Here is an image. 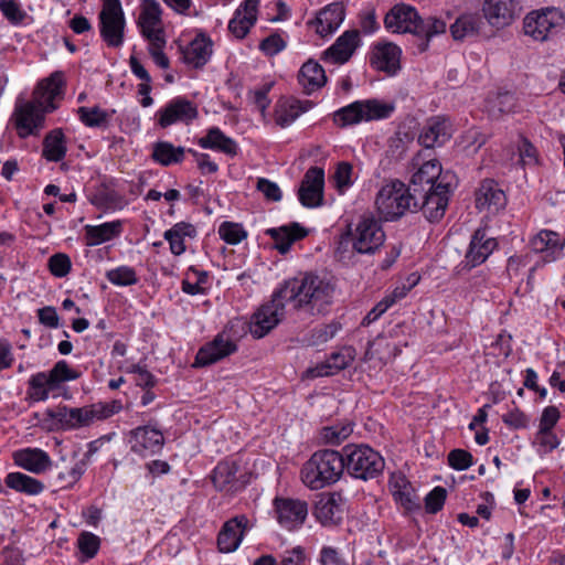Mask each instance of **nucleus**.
Listing matches in <instances>:
<instances>
[{"label":"nucleus","mask_w":565,"mask_h":565,"mask_svg":"<svg viewBox=\"0 0 565 565\" xmlns=\"http://www.w3.org/2000/svg\"><path fill=\"white\" fill-rule=\"evenodd\" d=\"M353 433V424H339L323 427L320 431L321 439L327 445H340Z\"/></svg>","instance_id":"obj_51"},{"label":"nucleus","mask_w":565,"mask_h":565,"mask_svg":"<svg viewBox=\"0 0 565 565\" xmlns=\"http://www.w3.org/2000/svg\"><path fill=\"white\" fill-rule=\"evenodd\" d=\"M100 36L108 46L118 47L124 41L125 19L99 20Z\"/></svg>","instance_id":"obj_47"},{"label":"nucleus","mask_w":565,"mask_h":565,"mask_svg":"<svg viewBox=\"0 0 565 565\" xmlns=\"http://www.w3.org/2000/svg\"><path fill=\"white\" fill-rule=\"evenodd\" d=\"M475 204L479 211L495 214L505 207L507 196L495 180L484 179L475 192Z\"/></svg>","instance_id":"obj_19"},{"label":"nucleus","mask_w":565,"mask_h":565,"mask_svg":"<svg viewBox=\"0 0 565 565\" xmlns=\"http://www.w3.org/2000/svg\"><path fill=\"white\" fill-rule=\"evenodd\" d=\"M498 247V241L487 235L486 227H478L471 238L465 255V267L475 268L484 263Z\"/></svg>","instance_id":"obj_17"},{"label":"nucleus","mask_w":565,"mask_h":565,"mask_svg":"<svg viewBox=\"0 0 565 565\" xmlns=\"http://www.w3.org/2000/svg\"><path fill=\"white\" fill-rule=\"evenodd\" d=\"M4 482L8 488L26 495L40 494L45 486L42 481L24 475L22 472H10L7 475Z\"/></svg>","instance_id":"obj_44"},{"label":"nucleus","mask_w":565,"mask_h":565,"mask_svg":"<svg viewBox=\"0 0 565 565\" xmlns=\"http://www.w3.org/2000/svg\"><path fill=\"white\" fill-rule=\"evenodd\" d=\"M401 55L402 51L396 44L392 42L379 43L372 50L370 65L374 70L392 76L401 70Z\"/></svg>","instance_id":"obj_20"},{"label":"nucleus","mask_w":565,"mask_h":565,"mask_svg":"<svg viewBox=\"0 0 565 565\" xmlns=\"http://www.w3.org/2000/svg\"><path fill=\"white\" fill-rule=\"evenodd\" d=\"M0 11L12 24H20L26 17L17 0H0Z\"/></svg>","instance_id":"obj_55"},{"label":"nucleus","mask_w":565,"mask_h":565,"mask_svg":"<svg viewBox=\"0 0 565 565\" xmlns=\"http://www.w3.org/2000/svg\"><path fill=\"white\" fill-rule=\"evenodd\" d=\"M79 376L81 372L70 367L65 360L57 361L49 372H39L30 377L28 396L35 402L46 401L50 391L57 390L62 383Z\"/></svg>","instance_id":"obj_8"},{"label":"nucleus","mask_w":565,"mask_h":565,"mask_svg":"<svg viewBox=\"0 0 565 565\" xmlns=\"http://www.w3.org/2000/svg\"><path fill=\"white\" fill-rule=\"evenodd\" d=\"M247 525L248 519L244 514L236 515L226 521L217 535L218 550L222 553L236 551L243 540Z\"/></svg>","instance_id":"obj_24"},{"label":"nucleus","mask_w":565,"mask_h":565,"mask_svg":"<svg viewBox=\"0 0 565 565\" xmlns=\"http://www.w3.org/2000/svg\"><path fill=\"white\" fill-rule=\"evenodd\" d=\"M49 269L57 278L67 276L72 269V262L68 255L56 253L49 258Z\"/></svg>","instance_id":"obj_54"},{"label":"nucleus","mask_w":565,"mask_h":565,"mask_svg":"<svg viewBox=\"0 0 565 565\" xmlns=\"http://www.w3.org/2000/svg\"><path fill=\"white\" fill-rule=\"evenodd\" d=\"M340 329L341 324L334 321L320 328H316L312 331V338L315 343H323L329 341L338 333Z\"/></svg>","instance_id":"obj_64"},{"label":"nucleus","mask_w":565,"mask_h":565,"mask_svg":"<svg viewBox=\"0 0 565 565\" xmlns=\"http://www.w3.org/2000/svg\"><path fill=\"white\" fill-rule=\"evenodd\" d=\"M256 189L269 201L278 202L281 200L282 194L278 184L268 179L259 178L256 183Z\"/></svg>","instance_id":"obj_62"},{"label":"nucleus","mask_w":565,"mask_h":565,"mask_svg":"<svg viewBox=\"0 0 565 565\" xmlns=\"http://www.w3.org/2000/svg\"><path fill=\"white\" fill-rule=\"evenodd\" d=\"M345 469L343 449H322L313 452L301 468L302 482L312 490L335 483Z\"/></svg>","instance_id":"obj_3"},{"label":"nucleus","mask_w":565,"mask_h":565,"mask_svg":"<svg viewBox=\"0 0 565 565\" xmlns=\"http://www.w3.org/2000/svg\"><path fill=\"white\" fill-rule=\"evenodd\" d=\"M515 0H484L482 12L490 25L502 29L511 24L515 18Z\"/></svg>","instance_id":"obj_27"},{"label":"nucleus","mask_w":565,"mask_h":565,"mask_svg":"<svg viewBox=\"0 0 565 565\" xmlns=\"http://www.w3.org/2000/svg\"><path fill=\"white\" fill-rule=\"evenodd\" d=\"M42 157L50 162H60L65 158L66 137L61 128L49 131L42 142Z\"/></svg>","instance_id":"obj_38"},{"label":"nucleus","mask_w":565,"mask_h":565,"mask_svg":"<svg viewBox=\"0 0 565 565\" xmlns=\"http://www.w3.org/2000/svg\"><path fill=\"white\" fill-rule=\"evenodd\" d=\"M108 280L118 286H128L137 282L136 273L128 267H119L107 273Z\"/></svg>","instance_id":"obj_59"},{"label":"nucleus","mask_w":565,"mask_h":565,"mask_svg":"<svg viewBox=\"0 0 565 565\" xmlns=\"http://www.w3.org/2000/svg\"><path fill=\"white\" fill-rule=\"evenodd\" d=\"M195 236V226L188 222H179L164 233V238L169 242L170 249L174 255L185 252L184 237L193 238Z\"/></svg>","instance_id":"obj_42"},{"label":"nucleus","mask_w":565,"mask_h":565,"mask_svg":"<svg viewBox=\"0 0 565 565\" xmlns=\"http://www.w3.org/2000/svg\"><path fill=\"white\" fill-rule=\"evenodd\" d=\"M212 45L211 39L204 33H200L188 47H181L183 62L195 68L203 67L212 55Z\"/></svg>","instance_id":"obj_31"},{"label":"nucleus","mask_w":565,"mask_h":565,"mask_svg":"<svg viewBox=\"0 0 565 565\" xmlns=\"http://www.w3.org/2000/svg\"><path fill=\"white\" fill-rule=\"evenodd\" d=\"M274 507L279 524L287 530L301 526L308 515L307 502L299 499L276 498Z\"/></svg>","instance_id":"obj_15"},{"label":"nucleus","mask_w":565,"mask_h":565,"mask_svg":"<svg viewBox=\"0 0 565 565\" xmlns=\"http://www.w3.org/2000/svg\"><path fill=\"white\" fill-rule=\"evenodd\" d=\"M448 465L455 470H466L473 463L472 455L465 449H452L447 456Z\"/></svg>","instance_id":"obj_56"},{"label":"nucleus","mask_w":565,"mask_h":565,"mask_svg":"<svg viewBox=\"0 0 565 565\" xmlns=\"http://www.w3.org/2000/svg\"><path fill=\"white\" fill-rule=\"evenodd\" d=\"M120 401L95 403L84 407H68L70 430L89 426L95 419L109 418L121 409Z\"/></svg>","instance_id":"obj_11"},{"label":"nucleus","mask_w":565,"mask_h":565,"mask_svg":"<svg viewBox=\"0 0 565 565\" xmlns=\"http://www.w3.org/2000/svg\"><path fill=\"white\" fill-rule=\"evenodd\" d=\"M164 445V436L157 423L149 420L143 424V449H149L151 454H158Z\"/></svg>","instance_id":"obj_52"},{"label":"nucleus","mask_w":565,"mask_h":565,"mask_svg":"<svg viewBox=\"0 0 565 565\" xmlns=\"http://www.w3.org/2000/svg\"><path fill=\"white\" fill-rule=\"evenodd\" d=\"M355 356L356 350L351 345H344L340 350L332 352L324 362L307 369L306 376L308 379H316L334 375L350 366Z\"/></svg>","instance_id":"obj_16"},{"label":"nucleus","mask_w":565,"mask_h":565,"mask_svg":"<svg viewBox=\"0 0 565 565\" xmlns=\"http://www.w3.org/2000/svg\"><path fill=\"white\" fill-rule=\"evenodd\" d=\"M122 225L120 221L106 222L100 225H86L85 231V245L96 246L108 242L121 233Z\"/></svg>","instance_id":"obj_39"},{"label":"nucleus","mask_w":565,"mask_h":565,"mask_svg":"<svg viewBox=\"0 0 565 565\" xmlns=\"http://www.w3.org/2000/svg\"><path fill=\"white\" fill-rule=\"evenodd\" d=\"M530 245L533 252L544 254V262L555 260L563 249L558 234L547 230H543L534 236Z\"/></svg>","instance_id":"obj_34"},{"label":"nucleus","mask_w":565,"mask_h":565,"mask_svg":"<svg viewBox=\"0 0 565 565\" xmlns=\"http://www.w3.org/2000/svg\"><path fill=\"white\" fill-rule=\"evenodd\" d=\"M259 0H244L228 22V31L236 39H244L257 21Z\"/></svg>","instance_id":"obj_26"},{"label":"nucleus","mask_w":565,"mask_h":565,"mask_svg":"<svg viewBox=\"0 0 565 565\" xmlns=\"http://www.w3.org/2000/svg\"><path fill=\"white\" fill-rule=\"evenodd\" d=\"M345 10L341 2H333L319 11L317 17L308 22V25H315L317 33L324 38L332 34L343 22Z\"/></svg>","instance_id":"obj_28"},{"label":"nucleus","mask_w":565,"mask_h":565,"mask_svg":"<svg viewBox=\"0 0 565 565\" xmlns=\"http://www.w3.org/2000/svg\"><path fill=\"white\" fill-rule=\"evenodd\" d=\"M312 106L311 100H300L292 96L281 97L276 104L275 121L282 128L287 127Z\"/></svg>","instance_id":"obj_30"},{"label":"nucleus","mask_w":565,"mask_h":565,"mask_svg":"<svg viewBox=\"0 0 565 565\" xmlns=\"http://www.w3.org/2000/svg\"><path fill=\"white\" fill-rule=\"evenodd\" d=\"M385 232L381 221L372 213H364L360 216L355 227L352 224L341 235L339 249L352 243V248L359 254H374L385 242Z\"/></svg>","instance_id":"obj_5"},{"label":"nucleus","mask_w":565,"mask_h":565,"mask_svg":"<svg viewBox=\"0 0 565 565\" xmlns=\"http://www.w3.org/2000/svg\"><path fill=\"white\" fill-rule=\"evenodd\" d=\"M412 192L411 186L399 180L385 184L375 199L379 213L386 221H396L406 212H417V195Z\"/></svg>","instance_id":"obj_6"},{"label":"nucleus","mask_w":565,"mask_h":565,"mask_svg":"<svg viewBox=\"0 0 565 565\" xmlns=\"http://www.w3.org/2000/svg\"><path fill=\"white\" fill-rule=\"evenodd\" d=\"M334 285L315 274H305L286 280L271 297L253 316L249 331L256 339L267 335L281 320L285 302H292L294 308L310 315L328 311L333 301Z\"/></svg>","instance_id":"obj_1"},{"label":"nucleus","mask_w":565,"mask_h":565,"mask_svg":"<svg viewBox=\"0 0 565 565\" xmlns=\"http://www.w3.org/2000/svg\"><path fill=\"white\" fill-rule=\"evenodd\" d=\"M362 104L364 121L390 118L395 110L393 103H384L376 98L362 100Z\"/></svg>","instance_id":"obj_49"},{"label":"nucleus","mask_w":565,"mask_h":565,"mask_svg":"<svg viewBox=\"0 0 565 565\" xmlns=\"http://www.w3.org/2000/svg\"><path fill=\"white\" fill-rule=\"evenodd\" d=\"M236 351V342L225 337L224 332L218 333L211 342L200 348L195 356L194 366L211 365Z\"/></svg>","instance_id":"obj_18"},{"label":"nucleus","mask_w":565,"mask_h":565,"mask_svg":"<svg viewBox=\"0 0 565 565\" xmlns=\"http://www.w3.org/2000/svg\"><path fill=\"white\" fill-rule=\"evenodd\" d=\"M559 417L561 413L556 406H547L543 409L539 430H541V433H548V430H553Z\"/></svg>","instance_id":"obj_63"},{"label":"nucleus","mask_w":565,"mask_h":565,"mask_svg":"<svg viewBox=\"0 0 565 565\" xmlns=\"http://www.w3.org/2000/svg\"><path fill=\"white\" fill-rule=\"evenodd\" d=\"M418 29L414 45L417 49V53L422 54L429 47L431 38L446 32L447 24L444 20L429 17L424 20L419 17Z\"/></svg>","instance_id":"obj_36"},{"label":"nucleus","mask_w":565,"mask_h":565,"mask_svg":"<svg viewBox=\"0 0 565 565\" xmlns=\"http://www.w3.org/2000/svg\"><path fill=\"white\" fill-rule=\"evenodd\" d=\"M362 100H356L348 106L338 109L333 114V121L337 126L343 128L356 125L364 120Z\"/></svg>","instance_id":"obj_48"},{"label":"nucleus","mask_w":565,"mask_h":565,"mask_svg":"<svg viewBox=\"0 0 565 565\" xmlns=\"http://www.w3.org/2000/svg\"><path fill=\"white\" fill-rule=\"evenodd\" d=\"M79 551L87 557L93 558L99 550V537L90 532H83L77 540Z\"/></svg>","instance_id":"obj_57"},{"label":"nucleus","mask_w":565,"mask_h":565,"mask_svg":"<svg viewBox=\"0 0 565 565\" xmlns=\"http://www.w3.org/2000/svg\"><path fill=\"white\" fill-rule=\"evenodd\" d=\"M64 86V74L56 71L38 85L35 89V95L40 99L38 104L26 102L15 105L11 120L21 139L39 135L44 127L45 114L56 108L54 99L63 94Z\"/></svg>","instance_id":"obj_2"},{"label":"nucleus","mask_w":565,"mask_h":565,"mask_svg":"<svg viewBox=\"0 0 565 565\" xmlns=\"http://www.w3.org/2000/svg\"><path fill=\"white\" fill-rule=\"evenodd\" d=\"M81 121L90 128H106L109 122V114L98 106L85 107L77 109Z\"/></svg>","instance_id":"obj_50"},{"label":"nucleus","mask_w":565,"mask_h":565,"mask_svg":"<svg viewBox=\"0 0 565 565\" xmlns=\"http://www.w3.org/2000/svg\"><path fill=\"white\" fill-rule=\"evenodd\" d=\"M239 465L236 461H220L213 470L212 482L218 491L237 492L249 482L247 475H239Z\"/></svg>","instance_id":"obj_14"},{"label":"nucleus","mask_w":565,"mask_h":565,"mask_svg":"<svg viewBox=\"0 0 565 565\" xmlns=\"http://www.w3.org/2000/svg\"><path fill=\"white\" fill-rule=\"evenodd\" d=\"M89 202L104 210H114L121 205V196L114 190L113 186L106 183L96 185L87 194Z\"/></svg>","instance_id":"obj_43"},{"label":"nucleus","mask_w":565,"mask_h":565,"mask_svg":"<svg viewBox=\"0 0 565 565\" xmlns=\"http://www.w3.org/2000/svg\"><path fill=\"white\" fill-rule=\"evenodd\" d=\"M203 149H211L223 152L230 157L237 154V143L231 137H227L218 127H211L204 137L198 140Z\"/></svg>","instance_id":"obj_35"},{"label":"nucleus","mask_w":565,"mask_h":565,"mask_svg":"<svg viewBox=\"0 0 565 565\" xmlns=\"http://www.w3.org/2000/svg\"><path fill=\"white\" fill-rule=\"evenodd\" d=\"M447 491L443 487L434 488L425 498V509L428 513H437L445 504Z\"/></svg>","instance_id":"obj_58"},{"label":"nucleus","mask_w":565,"mask_h":565,"mask_svg":"<svg viewBox=\"0 0 565 565\" xmlns=\"http://www.w3.org/2000/svg\"><path fill=\"white\" fill-rule=\"evenodd\" d=\"M42 425L49 431L70 430L68 406L58 405L43 413Z\"/></svg>","instance_id":"obj_46"},{"label":"nucleus","mask_w":565,"mask_h":565,"mask_svg":"<svg viewBox=\"0 0 565 565\" xmlns=\"http://www.w3.org/2000/svg\"><path fill=\"white\" fill-rule=\"evenodd\" d=\"M265 234L274 241V247L284 255L290 250L294 243L308 236V230L297 222H291L280 227L267 228Z\"/></svg>","instance_id":"obj_29"},{"label":"nucleus","mask_w":565,"mask_h":565,"mask_svg":"<svg viewBox=\"0 0 565 565\" xmlns=\"http://www.w3.org/2000/svg\"><path fill=\"white\" fill-rule=\"evenodd\" d=\"M360 32L355 29L343 32L335 42L328 47L321 58L334 64L347 63L360 45Z\"/></svg>","instance_id":"obj_22"},{"label":"nucleus","mask_w":565,"mask_h":565,"mask_svg":"<svg viewBox=\"0 0 565 565\" xmlns=\"http://www.w3.org/2000/svg\"><path fill=\"white\" fill-rule=\"evenodd\" d=\"M15 463L33 473H43L50 469L52 461L50 456L40 448H26L14 454Z\"/></svg>","instance_id":"obj_32"},{"label":"nucleus","mask_w":565,"mask_h":565,"mask_svg":"<svg viewBox=\"0 0 565 565\" xmlns=\"http://www.w3.org/2000/svg\"><path fill=\"white\" fill-rule=\"evenodd\" d=\"M344 471L353 479L369 481L382 476L385 461L380 452L365 444L343 447Z\"/></svg>","instance_id":"obj_4"},{"label":"nucleus","mask_w":565,"mask_h":565,"mask_svg":"<svg viewBox=\"0 0 565 565\" xmlns=\"http://www.w3.org/2000/svg\"><path fill=\"white\" fill-rule=\"evenodd\" d=\"M450 195V181L440 180L435 186L429 185V189L424 190L423 194L417 195L418 210L423 211L430 223H437L446 213Z\"/></svg>","instance_id":"obj_10"},{"label":"nucleus","mask_w":565,"mask_h":565,"mask_svg":"<svg viewBox=\"0 0 565 565\" xmlns=\"http://www.w3.org/2000/svg\"><path fill=\"white\" fill-rule=\"evenodd\" d=\"M184 147H175L169 141H157L152 146L151 158L162 167L181 163L185 156Z\"/></svg>","instance_id":"obj_41"},{"label":"nucleus","mask_w":565,"mask_h":565,"mask_svg":"<svg viewBox=\"0 0 565 565\" xmlns=\"http://www.w3.org/2000/svg\"><path fill=\"white\" fill-rule=\"evenodd\" d=\"M451 137L449 125L445 119L430 118L418 137V142L425 148L443 146Z\"/></svg>","instance_id":"obj_33"},{"label":"nucleus","mask_w":565,"mask_h":565,"mask_svg":"<svg viewBox=\"0 0 565 565\" xmlns=\"http://www.w3.org/2000/svg\"><path fill=\"white\" fill-rule=\"evenodd\" d=\"M440 180L448 181V173L443 174L441 164L433 159L424 162L420 168L412 175L409 186L413 195L423 194V191L429 189V185H436Z\"/></svg>","instance_id":"obj_25"},{"label":"nucleus","mask_w":565,"mask_h":565,"mask_svg":"<svg viewBox=\"0 0 565 565\" xmlns=\"http://www.w3.org/2000/svg\"><path fill=\"white\" fill-rule=\"evenodd\" d=\"M393 497L408 512L420 509L419 498L405 478H399L393 484Z\"/></svg>","instance_id":"obj_45"},{"label":"nucleus","mask_w":565,"mask_h":565,"mask_svg":"<svg viewBox=\"0 0 565 565\" xmlns=\"http://www.w3.org/2000/svg\"><path fill=\"white\" fill-rule=\"evenodd\" d=\"M220 237L231 245H236L247 237L246 231L238 223L225 221L218 227Z\"/></svg>","instance_id":"obj_53"},{"label":"nucleus","mask_w":565,"mask_h":565,"mask_svg":"<svg viewBox=\"0 0 565 565\" xmlns=\"http://www.w3.org/2000/svg\"><path fill=\"white\" fill-rule=\"evenodd\" d=\"M324 170L321 167H310L298 189V200L309 209L319 207L323 204Z\"/></svg>","instance_id":"obj_12"},{"label":"nucleus","mask_w":565,"mask_h":565,"mask_svg":"<svg viewBox=\"0 0 565 565\" xmlns=\"http://www.w3.org/2000/svg\"><path fill=\"white\" fill-rule=\"evenodd\" d=\"M419 14L406 3L395 4L384 18V26L394 33H411L416 39Z\"/></svg>","instance_id":"obj_13"},{"label":"nucleus","mask_w":565,"mask_h":565,"mask_svg":"<svg viewBox=\"0 0 565 565\" xmlns=\"http://www.w3.org/2000/svg\"><path fill=\"white\" fill-rule=\"evenodd\" d=\"M483 25L482 18L477 13H465L459 15L450 25V33L455 41H465L468 38L479 34Z\"/></svg>","instance_id":"obj_40"},{"label":"nucleus","mask_w":565,"mask_h":565,"mask_svg":"<svg viewBox=\"0 0 565 565\" xmlns=\"http://www.w3.org/2000/svg\"><path fill=\"white\" fill-rule=\"evenodd\" d=\"M565 25V15L557 8H544L529 12L523 20L524 33L536 41H545Z\"/></svg>","instance_id":"obj_9"},{"label":"nucleus","mask_w":565,"mask_h":565,"mask_svg":"<svg viewBox=\"0 0 565 565\" xmlns=\"http://www.w3.org/2000/svg\"><path fill=\"white\" fill-rule=\"evenodd\" d=\"M344 499L341 493H324L315 504L313 515L322 525H337L343 518Z\"/></svg>","instance_id":"obj_21"},{"label":"nucleus","mask_w":565,"mask_h":565,"mask_svg":"<svg viewBox=\"0 0 565 565\" xmlns=\"http://www.w3.org/2000/svg\"><path fill=\"white\" fill-rule=\"evenodd\" d=\"M298 82L303 87V92L309 95L324 86L327 83L326 72L318 62L309 60L300 67Z\"/></svg>","instance_id":"obj_37"},{"label":"nucleus","mask_w":565,"mask_h":565,"mask_svg":"<svg viewBox=\"0 0 565 565\" xmlns=\"http://www.w3.org/2000/svg\"><path fill=\"white\" fill-rule=\"evenodd\" d=\"M157 115L159 116L158 124L162 128H167L177 121L189 124L198 118L199 113L192 102L184 98H175L163 109L159 110Z\"/></svg>","instance_id":"obj_23"},{"label":"nucleus","mask_w":565,"mask_h":565,"mask_svg":"<svg viewBox=\"0 0 565 565\" xmlns=\"http://www.w3.org/2000/svg\"><path fill=\"white\" fill-rule=\"evenodd\" d=\"M286 47L285 40L278 33H271L259 43V50L268 56H274Z\"/></svg>","instance_id":"obj_60"},{"label":"nucleus","mask_w":565,"mask_h":565,"mask_svg":"<svg viewBox=\"0 0 565 565\" xmlns=\"http://www.w3.org/2000/svg\"><path fill=\"white\" fill-rule=\"evenodd\" d=\"M162 10L157 0H143V39L149 42V54L161 68H168L169 57L164 54V30L161 20Z\"/></svg>","instance_id":"obj_7"},{"label":"nucleus","mask_w":565,"mask_h":565,"mask_svg":"<svg viewBox=\"0 0 565 565\" xmlns=\"http://www.w3.org/2000/svg\"><path fill=\"white\" fill-rule=\"evenodd\" d=\"M352 172L353 167L351 163L345 161L338 163L334 172L335 186L338 188V190L342 191L343 189H348L352 184Z\"/></svg>","instance_id":"obj_61"}]
</instances>
